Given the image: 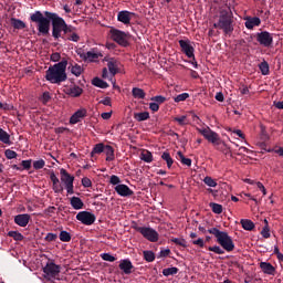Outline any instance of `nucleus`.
I'll list each match as a JSON object with an SVG mask.
<instances>
[{
	"mask_svg": "<svg viewBox=\"0 0 283 283\" xmlns=\"http://www.w3.org/2000/svg\"><path fill=\"white\" fill-rule=\"evenodd\" d=\"M44 15L41 11H35L30 15V20L33 23H38V32L40 34H50V21L52 22V36L54 39H65L63 34L72 32V25L65 23V20L59 14L45 11Z\"/></svg>",
	"mask_w": 283,
	"mask_h": 283,
	"instance_id": "1",
	"label": "nucleus"
},
{
	"mask_svg": "<svg viewBox=\"0 0 283 283\" xmlns=\"http://www.w3.org/2000/svg\"><path fill=\"white\" fill-rule=\"evenodd\" d=\"M65 70H67V60H62L53 66H50L45 73L46 81L57 85L64 83V81H67V73H65Z\"/></svg>",
	"mask_w": 283,
	"mask_h": 283,
	"instance_id": "2",
	"label": "nucleus"
},
{
	"mask_svg": "<svg viewBox=\"0 0 283 283\" xmlns=\"http://www.w3.org/2000/svg\"><path fill=\"white\" fill-rule=\"evenodd\" d=\"M213 28L222 30L224 34L233 32V13L230 8L220 11L219 21L213 24Z\"/></svg>",
	"mask_w": 283,
	"mask_h": 283,
	"instance_id": "3",
	"label": "nucleus"
},
{
	"mask_svg": "<svg viewBox=\"0 0 283 283\" xmlns=\"http://www.w3.org/2000/svg\"><path fill=\"white\" fill-rule=\"evenodd\" d=\"M211 235H214L217 238L218 244L224 249V251L231 252L233 249H235V244L233 243V239L229 235V233L224 231L218 230V228H211L208 230Z\"/></svg>",
	"mask_w": 283,
	"mask_h": 283,
	"instance_id": "4",
	"label": "nucleus"
},
{
	"mask_svg": "<svg viewBox=\"0 0 283 283\" xmlns=\"http://www.w3.org/2000/svg\"><path fill=\"white\" fill-rule=\"evenodd\" d=\"M105 61H107V67L103 69L102 72V76L103 78H108L109 81H112L113 85H116V81H114V76H116V74H118V72L120 71V62L114 57L111 59H106Z\"/></svg>",
	"mask_w": 283,
	"mask_h": 283,
	"instance_id": "5",
	"label": "nucleus"
},
{
	"mask_svg": "<svg viewBox=\"0 0 283 283\" xmlns=\"http://www.w3.org/2000/svg\"><path fill=\"white\" fill-rule=\"evenodd\" d=\"M111 39L122 45V48H127L129 45V33H125L118 29H111Z\"/></svg>",
	"mask_w": 283,
	"mask_h": 283,
	"instance_id": "6",
	"label": "nucleus"
},
{
	"mask_svg": "<svg viewBox=\"0 0 283 283\" xmlns=\"http://www.w3.org/2000/svg\"><path fill=\"white\" fill-rule=\"evenodd\" d=\"M199 134H201V136H203V138H206L208 143H211V145L220 147V145L222 144V139H220V135L211 130V128L209 127L199 129Z\"/></svg>",
	"mask_w": 283,
	"mask_h": 283,
	"instance_id": "7",
	"label": "nucleus"
},
{
	"mask_svg": "<svg viewBox=\"0 0 283 283\" xmlns=\"http://www.w3.org/2000/svg\"><path fill=\"white\" fill-rule=\"evenodd\" d=\"M61 181L65 185L67 193H74V176H71L65 168L60 170Z\"/></svg>",
	"mask_w": 283,
	"mask_h": 283,
	"instance_id": "8",
	"label": "nucleus"
},
{
	"mask_svg": "<svg viewBox=\"0 0 283 283\" xmlns=\"http://www.w3.org/2000/svg\"><path fill=\"white\" fill-rule=\"evenodd\" d=\"M76 54L77 56H80V59H82V61H90V63H94L98 61L101 56H103V54L99 52H95V51L85 52V50L83 49H77Z\"/></svg>",
	"mask_w": 283,
	"mask_h": 283,
	"instance_id": "9",
	"label": "nucleus"
},
{
	"mask_svg": "<svg viewBox=\"0 0 283 283\" xmlns=\"http://www.w3.org/2000/svg\"><path fill=\"white\" fill-rule=\"evenodd\" d=\"M136 231L143 234V238H145L149 242H158V232L154 230V228L136 227Z\"/></svg>",
	"mask_w": 283,
	"mask_h": 283,
	"instance_id": "10",
	"label": "nucleus"
},
{
	"mask_svg": "<svg viewBox=\"0 0 283 283\" xmlns=\"http://www.w3.org/2000/svg\"><path fill=\"white\" fill-rule=\"evenodd\" d=\"M44 277H48V280H52V277H55L61 273V266L56 265L54 262L49 261L46 265L43 268Z\"/></svg>",
	"mask_w": 283,
	"mask_h": 283,
	"instance_id": "11",
	"label": "nucleus"
},
{
	"mask_svg": "<svg viewBox=\"0 0 283 283\" xmlns=\"http://www.w3.org/2000/svg\"><path fill=\"white\" fill-rule=\"evenodd\" d=\"M76 220L86 227H90L96 222V216L90 211H81L76 214Z\"/></svg>",
	"mask_w": 283,
	"mask_h": 283,
	"instance_id": "12",
	"label": "nucleus"
},
{
	"mask_svg": "<svg viewBox=\"0 0 283 283\" xmlns=\"http://www.w3.org/2000/svg\"><path fill=\"white\" fill-rule=\"evenodd\" d=\"M256 41L260 45H263V48H271V45H273V35L268 31H262L256 34Z\"/></svg>",
	"mask_w": 283,
	"mask_h": 283,
	"instance_id": "13",
	"label": "nucleus"
},
{
	"mask_svg": "<svg viewBox=\"0 0 283 283\" xmlns=\"http://www.w3.org/2000/svg\"><path fill=\"white\" fill-rule=\"evenodd\" d=\"M179 45L181 48V51L184 52V54H186V56H188V59H193V61H196V57L193 54L195 49H193V45H191V42L189 40H180Z\"/></svg>",
	"mask_w": 283,
	"mask_h": 283,
	"instance_id": "14",
	"label": "nucleus"
},
{
	"mask_svg": "<svg viewBox=\"0 0 283 283\" xmlns=\"http://www.w3.org/2000/svg\"><path fill=\"white\" fill-rule=\"evenodd\" d=\"M115 191H116V193H118V196H122L123 198L134 196V191L132 189H129V186H127L125 184L117 185L115 187Z\"/></svg>",
	"mask_w": 283,
	"mask_h": 283,
	"instance_id": "15",
	"label": "nucleus"
},
{
	"mask_svg": "<svg viewBox=\"0 0 283 283\" xmlns=\"http://www.w3.org/2000/svg\"><path fill=\"white\" fill-rule=\"evenodd\" d=\"M134 17L133 12L129 11H119L117 14V21L124 23V25H129L132 23V18Z\"/></svg>",
	"mask_w": 283,
	"mask_h": 283,
	"instance_id": "16",
	"label": "nucleus"
},
{
	"mask_svg": "<svg viewBox=\"0 0 283 283\" xmlns=\"http://www.w3.org/2000/svg\"><path fill=\"white\" fill-rule=\"evenodd\" d=\"M119 269L125 273V275H132V271H134V264L128 259H124L119 262Z\"/></svg>",
	"mask_w": 283,
	"mask_h": 283,
	"instance_id": "17",
	"label": "nucleus"
},
{
	"mask_svg": "<svg viewBox=\"0 0 283 283\" xmlns=\"http://www.w3.org/2000/svg\"><path fill=\"white\" fill-rule=\"evenodd\" d=\"M87 116V111L85 108L76 111L70 118L71 125H76V123H81L82 118Z\"/></svg>",
	"mask_w": 283,
	"mask_h": 283,
	"instance_id": "18",
	"label": "nucleus"
},
{
	"mask_svg": "<svg viewBox=\"0 0 283 283\" xmlns=\"http://www.w3.org/2000/svg\"><path fill=\"white\" fill-rule=\"evenodd\" d=\"M14 222L18 227H28L30 224V214H18L14 217Z\"/></svg>",
	"mask_w": 283,
	"mask_h": 283,
	"instance_id": "19",
	"label": "nucleus"
},
{
	"mask_svg": "<svg viewBox=\"0 0 283 283\" xmlns=\"http://www.w3.org/2000/svg\"><path fill=\"white\" fill-rule=\"evenodd\" d=\"M260 23H262V21L260 20V18L254 17V18H248L245 20V28L248 30H253V28L260 25Z\"/></svg>",
	"mask_w": 283,
	"mask_h": 283,
	"instance_id": "20",
	"label": "nucleus"
},
{
	"mask_svg": "<svg viewBox=\"0 0 283 283\" xmlns=\"http://www.w3.org/2000/svg\"><path fill=\"white\" fill-rule=\"evenodd\" d=\"M72 32H69V34H64V39L66 41H73V43H78L81 41V36L76 33V28L72 27Z\"/></svg>",
	"mask_w": 283,
	"mask_h": 283,
	"instance_id": "21",
	"label": "nucleus"
},
{
	"mask_svg": "<svg viewBox=\"0 0 283 283\" xmlns=\"http://www.w3.org/2000/svg\"><path fill=\"white\" fill-rule=\"evenodd\" d=\"M260 266L263 273H266L268 275H273L275 273V268L271 263L261 262Z\"/></svg>",
	"mask_w": 283,
	"mask_h": 283,
	"instance_id": "22",
	"label": "nucleus"
},
{
	"mask_svg": "<svg viewBox=\"0 0 283 283\" xmlns=\"http://www.w3.org/2000/svg\"><path fill=\"white\" fill-rule=\"evenodd\" d=\"M104 154L106 155V161L112 163L115 160V155H114V147L106 145L104 148Z\"/></svg>",
	"mask_w": 283,
	"mask_h": 283,
	"instance_id": "23",
	"label": "nucleus"
},
{
	"mask_svg": "<svg viewBox=\"0 0 283 283\" xmlns=\"http://www.w3.org/2000/svg\"><path fill=\"white\" fill-rule=\"evenodd\" d=\"M10 23L14 30H25V22L20 19L11 18Z\"/></svg>",
	"mask_w": 283,
	"mask_h": 283,
	"instance_id": "24",
	"label": "nucleus"
},
{
	"mask_svg": "<svg viewBox=\"0 0 283 283\" xmlns=\"http://www.w3.org/2000/svg\"><path fill=\"white\" fill-rule=\"evenodd\" d=\"M71 207H73L76 211L83 209L84 205L83 200H81V198L78 197H72L71 200Z\"/></svg>",
	"mask_w": 283,
	"mask_h": 283,
	"instance_id": "25",
	"label": "nucleus"
},
{
	"mask_svg": "<svg viewBox=\"0 0 283 283\" xmlns=\"http://www.w3.org/2000/svg\"><path fill=\"white\" fill-rule=\"evenodd\" d=\"M0 143H3L4 145H12L10 134H8L3 128H0Z\"/></svg>",
	"mask_w": 283,
	"mask_h": 283,
	"instance_id": "26",
	"label": "nucleus"
},
{
	"mask_svg": "<svg viewBox=\"0 0 283 283\" xmlns=\"http://www.w3.org/2000/svg\"><path fill=\"white\" fill-rule=\"evenodd\" d=\"M241 227L245 231H253L255 229V223H253V221H251L249 219H242L241 220Z\"/></svg>",
	"mask_w": 283,
	"mask_h": 283,
	"instance_id": "27",
	"label": "nucleus"
},
{
	"mask_svg": "<svg viewBox=\"0 0 283 283\" xmlns=\"http://www.w3.org/2000/svg\"><path fill=\"white\" fill-rule=\"evenodd\" d=\"M221 146L218 147L219 151H222L224 156H229L230 158H233V153H231V148L228 147V145L224 142H221Z\"/></svg>",
	"mask_w": 283,
	"mask_h": 283,
	"instance_id": "28",
	"label": "nucleus"
},
{
	"mask_svg": "<svg viewBox=\"0 0 283 283\" xmlns=\"http://www.w3.org/2000/svg\"><path fill=\"white\" fill-rule=\"evenodd\" d=\"M92 83L95 87H101V90H107V87H109V84H107V82L98 77L93 78Z\"/></svg>",
	"mask_w": 283,
	"mask_h": 283,
	"instance_id": "29",
	"label": "nucleus"
},
{
	"mask_svg": "<svg viewBox=\"0 0 283 283\" xmlns=\"http://www.w3.org/2000/svg\"><path fill=\"white\" fill-rule=\"evenodd\" d=\"M81 94H83V88H81V86H72L69 90V95L72 96L73 98L81 96Z\"/></svg>",
	"mask_w": 283,
	"mask_h": 283,
	"instance_id": "30",
	"label": "nucleus"
},
{
	"mask_svg": "<svg viewBox=\"0 0 283 283\" xmlns=\"http://www.w3.org/2000/svg\"><path fill=\"white\" fill-rule=\"evenodd\" d=\"M105 147H106V145L103 144V143L96 144V145L93 147V150L91 151L92 158H94V155H95V154H103V153L105 151Z\"/></svg>",
	"mask_w": 283,
	"mask_h": 283,
	"instance_id": "31",
	"label": "nucleus"
},
{
	"mask_svg": "<svg viewBox=\"0 0 283 283\" xmlns=\"http://www.w3.org/2000/svg\"><path fill=\"white\" fill-rule=\"evenodd\" d=\"M135 120L138 123H143V120H148L149 118V112H142V113H135L134 114Z\"/></svg>",
	"mask_w": 283,
	"mask_h": 283,
	"instance_id": "32",
	"label": "nucleus"
},
{
	"mask_svg": "<svg viewBox=\"0 0 283 283\" xmlns=\"http://www.w3.org/2000/svg\"><path fill=\"white\" fill-rule=\"evenodd\" d=\"M140 160H144V163H151L154 160V155H151V151L149 150H143L140 154Z\"/></svg>",
	"mask_w": 283,
	"mask_h": 283,
	"instance_id": "33",
	"label": "nucleus"
},
{
	"mask_svg": "<svg viewBox=\"0 0 283 283\" xmlns=\"http://www.w3.org/2000/svg\"><path fill=\"white\" fill-rule=\"evenodd\" d=\"M177 156H178V160H180L182 165H186L187 167H191V159L185 157V155H182V151H178Z\"/></svg>",
	"mask_w": 283,
	"mask_h": 283,
	"instance_id": "34",
	"label": "nucleus"
},
{
	"mask_svg": "<svg viewBox=\"0 0 283 283\" xmlns=\"http://www.w3.org/2000/svg\"><path fill=\"white\" fill-rule=\"evenodd\" d=\"M161 158L167 163L168 169H171V165H174V159L171 158V155L168 151H165L163 153Z\"/></svg>",
	"mask_w": 283,
	"mask_h": 283,
	"instance_id": "35",
	"label": "nucleus"
},
{
	"mask_svg": "<svg viewBox=\"0 0 283 283\" xmlns=\"http://www.w3.org/2000/svg\"><path fill=\"white\" fill-rule=\"evenodd\" d=\"M178 273V268H167L163 270V275L169 277V275H176Z\"/></svg>",
	"mask_w": 283,
	"mask_h": 283,
	"instance_id": "36",
	"label": "nucleus"
},
{
	"mask_svg": "<svg viewBox=\"0 0 283 283\" xmlns=\"http://www.w3.org/2000/svg\"><path fill=\"white\" fill-rule=\"evenodd\" d=\"M133 96L134 98H145V91H143V88L134 87Z\"/></svg>",
	"mask_w": 283,
	"mask_h": 283,
	"instance_id": "37",
	"label": "nucleus"
},
{
	"mask_svg": "<svg viewBox=\"0 0 283 283\" xmlns=\"http://www.w3.org/2000/svg\"><path fill=\"white\" fill-rule=\"evenodd\" d=\"M60 240H61V242H70V240H72V234H70V232L63 230L60 232Z\"/></svg>",
	"mask_w": 283,
	"mask_h": 283,
	"instance_id": "38",
	"label": "nucleus"
},
{
	"mask_svg": "<svg viewBox=\"0 0 283 283\" xmlns=\"http://www.w3.org/2000/svg\"><path fill=\"white\" fill-rule=\"evenodd\" d=\"M8 235L9 238H13L17 242H21V240H23V234L17 231H9Z\"/></svg>",
	"mask_w": 283,
	"mask_h": 283,
	"instance_id": "39",
	"label": "nucleus"
},
{
	"mask_svg": "<svg viewBox=\"0 0 283 283\" xmlns=\"http://www.w3.org/2000/svg\"><path fill=\"white\" fill-rule=\"evenodd\" d=\"M144 259L146 262H154L156 260V254L153 251H144Z\"/></svg>",
	"mask_w": 283,
	"mask_h": 283,
	"instance_id": "40",
	"label": "nucleus"
},
{
	"mask_svg": "<svg viewBox=\"0 0 283 283\" xmlns=\"http://www.w3.org/2000/svg\"><path fill=\"white\" fill-rule=\"evenodd\" d=\"M203 182L207 187H218V182L209 176L205 177Z\"/></svg>",
	"mask_w": 283,
	"mask_h": 283,
	"instance_id": "41",
	"label": "nucleus"
},
{
	"mask_svg": "<svg viewBox=\"0 0 283 283\" xmlns=\"http://www.w3.org/2000/svg\"><path fill=\"white\" fill-rule=\"evenodd\" d=\"M260 70H261V74H263V76L269 75V63L266 61L262 62L259 65Z\"/></svg>",
	"mask_w": 283,
	"mask_h": 283,
	"instance_id": "42",
	"label": "nucleus"
},
{
	"mask_svg": "<svg viewBox=\"0 0 283 283\" xmlns=\"http://www.w3.org/2000/svg\"><path fill=\"white\" fill-rule=\"evenodd\" d=\"M71 72L74 74V76H81V74H83V67H81L78 64H75L72 66Z\"/></svg>",
	"mask_w": 283,
	"mask_h": 283,
	"instance_id": "43",
	"label": "nucleus"
},
{
	"mask_svg": "<svg viewBox=\"0 0 283 283\" xmlns=\"http://www.w3.org/2000/svg\"><path fill=\"white\" fill-rule=\"evenodd\" d=\"M174 120H175L176 123H178V125H181V126L189 124V122L187 120V115H182V116H179V117H175Z\"/></svg>",
	"mask_w": 283,
	"mask_h": 283,
	"instance_id": "44",
	"label": "nucleus"
},
{
	"mask_svg": "<svg viewBox=\"0 0 283 283\" xmlns=\"http://www.w3.org/2000/svg\"><path fill=\"white\" fill-rule=\"evenodd\" d=\"M102 260L105 262H116V256L109 254V253H102L101 254Z\"/></svg>",
	"mask_w": 283,
	"mask_h": 283,
	"instance_id": "45",
	"label": "nucleus"
},
{
	"mask_svg": "<svg viewBox=\"0 0 283 283\" xmlns=\"http://www.w3.org/2000/svg\"><path fill=\"white\" fill-rule=\"evenodd\" d=\"M189 97V93H181L179 95H177L174 101L175 103H182V101H187V98Z\"/></svg>",
	"mask_w": 283,
	"mask_h": 283,
	"instance_id": "46",
	"label": "nucleus"
},
{
	"mask_svg": "<svg viewBox=\"0 0 283 283\" xmlns=\"http://www.w3.org/2000/svg\"><path fill=\"white\" fill-rule=\"evenodd\" d=\"M208 251H212L213 253H217V255L224 254V250H222V248H220L219 245L209 247Z\"/></svg>",
	"mask_w": 283,
	"mask_h": 283,
	"instance_id": "47",
	"label": "nucleus"
},
{
	"mask_svg": "<svg viewBox=\"0 0 283 283\" xmlns=\"http://www.w3.org/2000/svg\"><path fill=\"white\" fill-rule=\"evenodd\" d=\"M171 242H174L175 244H178V247H187V241L182 238H174L171 239Z\"/></svg>",
	"mask_w": 283,
	"mask_h": 283,
	"instance_id": "48",
	"label": "nucleus"
},
{
	"mask_svg": "<svg viewBox=\"0 0 283 283\" xmlns=\"http://www.w3.org/2000/svg\"><path fill=\"white\" fill-rule=\"evenodd\" d=\"M210 207L213 211V213H222V205H219V203H210Z\"/></svg>",
	"mask_w": 283,
	"mask_h": 283,
	"instance_id": "49",
	"label": "nucleus"
},
{
	"mask_svg": "<svg viewBox=\"0 0 283 283\" xmlns=\"http://www.w3.org/2000/svg\"><path fill=\"white\" fill-rule=\"evenodd\" d=\"M45 167V160L39 159L33 163V169H43Z\"/></svg>",
	"mask_w": 283,
	"mask_h": 283,
	"instance_id": "50",
	"label": "nucleus"
},
{
	"mask_svg": "<svg viewBox=\"0 0 283 283\" xmlns=\"http://www.w3.org/2000/svg\"><path fill=\"white\" fill-rule=\"evenodd\" d=\"M4 155L8 158V160H12V159L17 158V151H14V150L7 149L4 151Z\"/></svg>",
	"mask_w": 283,
	"mask_h": 283,
	"instance_id": "51",
	"label": "nucleus"
},
{
	"mask_svg": "<svg viewBox=\"0 0 283 283\" xmlns=\"http://www.w3.org/2000/svg\"><path fill=\"white\" fill-rule=\"evenodd\" d=\"M111 185H120V178L116 175H112L109 179Z\"/></svg>",
	"mask_w": 283,
	"mask_h": 283,
	"instance_id": "52",
	"label": "nucleus"
},
{
	"mask_svg": "<svg viewBox=\"0 0 283 283\" xmlns=\"http://www.w3.org/2000/svg\"><path fill=\"white\" fill-rule=\"evenodd\" d=\"M56 238H59V235H56V233H48L45 237L46 242H54L56 241Z\"/></svg>",
	"mask_w": 283,
	"mask_h": 283,
	"instance_id": "53",
	"label": "nucleus"
},
{
	"mask_svg": "<svg viewBox=\"0 0 283 283\" xmlns=\"http://www.w3.org/2000/svg\"><path fill=\"white\" fill-rule=\"evenodd\" d=\"M151 101H155V103H157V104H161V103H165V101H167V98H165V96H163V95H158V96L151 97Z\"/></svg>",
	"mask_w": 283,
	"mask_h": 283,
	"instance_id": "54",
	"label": "nucleus"
},
{
	"mask_svg": "<svg viewBox=\"0 0 283 283\" xmlns=\"http://www.w3.org/2000/svg\"><path fill=\"white\" fill-rule=\"evenodd\" d=\"M22 167H23V169H31V167H32V159H29V160H22Z\"/></svg>",
	"mask_w": 283,
	"mask_h": 283,
	"instance_id": "55",
	"label": "nucleus"
},
{
	"mask_svg": "<svg viewBox=\"0 0 283 283\" xmlns=\"http://www.w3.org/2000/svg\"><path fill=\"white\" fill-rule=\"evenodd\" d=\"M82 185L85 188H90V187H92V180H90V178H87V177H84V178H82Z\"/></svg>",
	"mask_w": 283,
	"mask_h": 283,
	"instance_id": "56",
	"label": "nucleus"
},
{
	"mask_svg": "<svg viewBox=\"0 0 283 283\" xmlns=\"http://www.w3.org/2000/svg\"><path fill=\"white\" fill-rule=\"evenodd\" d=\"M53 191L55 193H62L63 191V186H61L59 182L57 184H53Z\"/></svg>",
	"mask_w": 283,
	"mask_h": 283,
	"instance_id": "57",
	"label": "nucleus"
},
{
	"mask_svg": "<svg viewBox=\"0 0 283 283\" xmlns=\"http://www.w3.org/2000/svg\"><path fill=\"white\" fill-rule=\"evenodd\" d=\"M149 109H151V112H158L160 109V105L156 102H153L149 104Z\"/></svg>",
	"mask_w": 283,
	"mask_h": 283,
	"instance_id": "58",
	"label": "nucleus"
},
{
	"mask_svg": "<svg viewBox=\"0 0 283 283\" xmlns=\"http://www.w3.org/2000/svg\"><path fill=\"white\" fill-rule=\"evenodd\" d=\"M192 244H196L197 247H200L202 249V247H205V240L202 238L192 240Z\"/></svg>",
	"mask_w": 283,
	"mask_h": 283,
	"instance_id": "59",
	"label": "nucleus"
},
{
	"mask_svg": "<svg viewBox=\"0 0 283 283\" xmlns=\"http://www.w3.org/2000/svg\"><path fill=\"white\" fill-rule=\"evenodd\" d=\"M102 105H106L107 107H112V98L111 97H105L99 102Z\"/></svg>",
	"mask_w": 283,
	"mask_h": 283,
	"instance_id": "60",
	"label": "nucleus"
},
{
	"mask_svg": "<svg viewBox=\"0 0 283 283\" xmlns=\"http://www.w3.org/2000/svg\"><path fill=\"white\" fill-rule=\"evenodd\" d=\"M50 93L49 92H45L43 93L42 97H41V101L42 103L45 105V103H48L50 101Z\"/></svg>",
	"mask_w": 283,
	"mask_h": 283,
	"instance_id": "61",
	"label": "nucleus"
},
{
	"mask_svg": "<svg viewBox=\"0 0 283 283\" xmlns=\"http://www.w3.org/2000/svg\"><path fill=\"white\" fill-rule=\"evenodd\" d=\"M261 235L263 237V238H271V232H270V230H269V228H263V230L261 231Z\"/></svg>",
	"mask_w": 283,
	"mask_h": 283,
	"instance_id": "62",
	"label": "nucleus"
},
{
	"mask_svg": "<svg viewBox=\"0 0 283 283\" xmlns=\"http://www.w3.org/2000/svg\"><path fill=\"white\" fill-rule=\"evenodd\" d=\"M51 61H53V63H56V62L61 61V54L60 53H53L51 55Z\"/></svg>",
	"mask_w": 283,
	"mask_h": 283,
	"instance_id": "63",
	"label": "nucleus"
},
{
	"mask_svg": "<svg viewBox=\"0 0 283 283\" xmlns=\"http://www.w3.org/2000/svg\"><path fill=\"white\" fill-rule=\"evenodd\" d=\"M102 118L104 120H109L112 118V112H108V113H102Z\"/></svg>",
	"mask_w": 283,
	"mask_h": 283,
	"instance_id": "64",
	"label": "nucleus"
}]
</instances>
